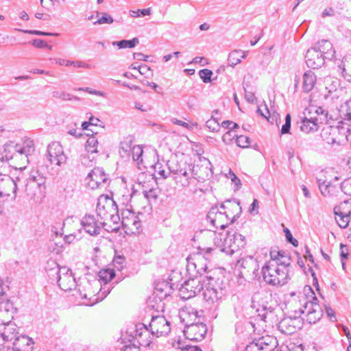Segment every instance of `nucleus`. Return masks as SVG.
Returning a JSON list of instances; mask_svg holds the SVG:
<instances>
[{
	"mask_svg": "<svg viewBox=\"0 0 351 351\" xmlns=\"http://www.w3.org/2000/svg\"><path fill=\"white\" fill-rule=\"evenodd\" d=\"M169 173L178 187H189L197 180L198 176L193 163L184 161L169 162L167 163Z\"/></svg>",
	"mask_w": 351,
	"mask_h": 351,
	"instance_id": "obj_1",
	"label": "nucleus"
},
{
	"mask_svg": "<svg viewBox=\"0 0 351 351\" xmlns=\"http://www.w3.org/2000/svg\"><path fill=\"white\" fill-rule=\"evenodd\" d=\"M276 264L273 261H267L261 268L263 281L271 286L281 287L287 284L289 279L288 260Z\"/></svg>",
	"mask_w": 351,
	"mask_h": 351,
	"instance_id": "obj_2",
	"label": "nucleus"
},
{
	"mask_svg": "<svg viewBox=\"0 0 351 351\" xmlns=\"http://www.w3.org/2000/svg\"><path fill=\"white\" fill-rule=\"evenodd\" d=\"M46 178L38 171H32L27 179L25 194L27 199L40 203L45 197Z\"/></svg>",
	"mask_w": 351,
	"mask_h": 351,
	"instance_id": "obj_3",
	"label": "nucleus"
},
{
	"mask_svg": "<svg viewBox=\"0 0 351 351\" xmlns=\"http://www.w3.org/2000/svg\"><path fill=\"white\" fill-rule=\"evenodd\" d=\"M226 203L231 204L232 208L235 209L238 213L233 215L231 221L229 222L230 217L226 212L219 211L217 207H212L207 215V220L209 221L215 228H219L221 230L225 229L228 224L234 223L241 213V207L239 202L234 199L233 201L227 200Z\"/></svg>",
	"mask_w": 351,
	"mask_h": 351,
	"instance_id": "obj_4",
	"label": "nucleus"
},
{
	"mask_svg": "<svg viewBox=\"0 0 351 351\" xmlns=\"http://www.w3.org/2000/svg\"><path fill=\"white\" fill-rule=\"evenodd\" d=\"M201 251L199 254L196 256L194 261H188L186 266L189 271L195 270L196 273L200 276L205 273L207 269V263L206 261L210 259V254L212 252H215L216 254L218 252H225L227 254H232L234 252V250L230 247L226 248L221 247H216L215 248L207 247L201 249ZM199 277L201 278V276Z\"/></svg>",
	"mask_w": 351,
	"mask_h": 351,
	"instance_id": "obj_5",
	"label": "nucleus"
},
{
	"mask_svg": "<svg viewBox=\"0 0 351 351\" xmlns=\"http://www.w3.org/2000/svg\"><path fill=\"white\" fill-rule=\"evenodd\" d=\"M337 125L330 127L328 132L324 134H328L329 136L326 138L327 143L330 145H341L343 142L348 141V137L351 134V125L346 120L339 119L338 115L336 118Z\"/></svg>",
	"mask_w": 351,
	"mask_h": 351,
	"instance_id": "obj_6",
	"label": "nucleus"
},
{
	"mask_svg": "<svg viewBox=\"0 0 351 351\" xmlns=\"http://www.w3.org/2000/svg\"><path fill=\"white\" fill-rule=\"evenodd\" d=\"M290 315L283 318L278 323V330L283 334L291 335L295 333L298 329L300 328L301 321L300 317L304 313V310L301 308H296L291 303L289 305Z\"/></svg>",
	"mask_w": 351,
	"mask_h": 351,
	"instance_id": "obj_7",
	"label": "nucleus"
},
{
	"mask_svg": "<svg viewBox=\"0 0 351 351\" xmlns=\"http://www.w3.org/2000/svg\"><path fill=\"white\" fill-rule=\"evenodd\" d=\"M208 282L203 289V296L205 301L213 304L217 302L225 295L224 288L221 286L222 281L219 279L214 280L213 278L208 279Z\"/></svg>",
	"mask_w": 351,
	"mask_h": 351,
	"instance_id": "obj_8",
	"label": "nucleus"
},
{
	"mask_svg": "<svg viewBox=\"0 0 351 351\" xmlns=\"http://www.w3.org/2000/svg\"><path fill=\"white\" fill-rule=\"evenodd\" d=\"M235 268L239 271V276L243 278L253 280L258 275V262L252 256L238 260Z\"/></svg>",
	"mask_w": 351,
	"mask_h": 351,
	"instance_id": "obj_9",
	"label": "nucleus"
},
{
	"mask_svg": "<svg viewBox=\"0 0 351 351\" xmlns=\"http://www.w3.org/2000/svg\"><path fill=\"white\" fill-rule=\"evenodd\" d=\"M204 289L203 280L195 276L184 282L179 289V295L184 300L195 297Z\"/></svg>",
	"mask_w": 351,
	"mask_h": 351,
	"instance_id": "obj_10",
	"label": "nucleus"
},
{
	"mask_svg": "<svg viewBox=\"0 0 351 351\" xmlns=\"http://www.w3.org/2000/svg\"><path fill=\"white\" fill-rule=\"evenodd\" d=\"M96 212L101 219L108 220L109 215L118 213V206L112 198L102 195L98 198Z\"/></svg>",
	"mask_w": 351,
	"mask_h": 351,
	"instance_id": "obj_11",
	"label": "nucleus"
},
{
	"mask_svg": "<svg viewBox=\"0 0 351 351\" xmlns=\"http://www.w3.org/2000/svg\"><path fill=\"white\" fill-rule=\"evenodd\" d=\"M335 220L341 228H346L351 221V197L335 206Z\"/></svg>",
	"mask_w": 351,
	"mask_h": 351,
	"instance_id": "obj_12",
	"label": "nucleus"
},
{
	"mask_svg": "<svg viewBox=\"0 0 351 351\" xmlns=\"http://www.w3.org/2000/svg\"><path fill=\"white\" fill-rule=\"evenodd\" d=\"M47 158L51 165L61 166L66 162L67 157L60 142L53 141L47 146Z\"/></svg>",
	"mask_w": 351,
	"mask_h": 351,
	"instance_id": "obj_13",
	"label": "nucleus"
},
{
	"mask_svg": "<svg viewBox=\"0 0 351 351\" xmlns=\"http://www.w3.org/2000/svg\"><path fill=\"white\" fill-rule=\"evenodd\" d=\"M277 344L276 337L267 335L252 342L246 347V351H272L276 348Z\"/></svg>",
	"mask_w": 351,
	"mask_h": 351,
	"instance_id": "obj_14",
	"label": "nucleus"
},
{
	"mask_svg": "<svg viewBox=\"0 0 351 351\" xmlns=\"http://www.w3.org/2000/svg\"><path fill=\"white\" fill-rule=\"evenodd\" d=\"M86 180L90 189H95L106 187L108 177L102 168L95 167L88 174Z\"/></svg>",
	"mask_w": 351,
	"mask_h": 351,
	"instance_id": "obj_15",
	"label": "nucleus"
},
{
	"mask_svg": "<svg viewBox=\"0 0 351 351\" xmlns=\"http://www.w3.org/2000/svg\"><path fill=\"white\" fill-rule=\"evenodd\" d=\"M186 338L192 341H201L207 332V326L202 322L186 324L184 330Z\"/></svg>",
	"mask_w": 351,
	"mask_h": 351,
	"instance_id": "obj_16",
	"label": "nucleus"
},
{
	"mask_svg": "<svg viewBox=\"0 0 351 351\" xmlns=\"http://www.w3.org/2000/svg\"><path fill=\"white\" fill-rule=\"evenodd\" d=\"M149 326L152 334L156 337L168 335L171 330L170 322L163 315L152 316Z\"/></svg>",
	"mask_w": 351,
	"mask_h": 351,
	"instance_id": "obj_17",
	"label": "nucleus"
},
{
	"mask_svg": "<svg viewBox=\"0 0 351 351\" xmlns=\"http://www.w3.org/2000/svg\"><path fill=\"white\" fill-rule=\"evenodd\" d=\"M121 223L125 232L136 233L141 228V221L134 212L125 210L122 212Z\"/></svg>",
	"mask_w": 351,
	"mask_h": 351,
	"instance_id": "obj_18",
	"label": "nucleus"
},
{
	"mask_svg": "<svg viewBox=\"0 0 351 351\" xmlns=\"http://www.w3.org/2000/svg\"><path fill=\"white\" fill-rule=\"evenodd\" d=\"M56 280L60 288L65 291H71L77 286L72 271L66 267H62V270Z\"/></svg>",
	"mask_w": 351,
	"mask_h": 351,
	"instance_id": "obj_19",
	"label": "nucleus"
},
{
	"mask_svg": "<svg viewBox=\"0 0 351 351\" xmlns=\"http://www.w3.org/2000/svg\"><path fill=\"white\" fill-rule=\"evenodd\" d=\"M115 276V272L112 269H102L99 272L100 282L95 281L96 287L101 286L100 294L102 295L101 300H103L110 293V289L107 286L108 282L112 280Z\"/></svg>",
	"mask_w": 351,
	"mask_h": 351,
	"instance_id": "obj_20",
	"label": "nucleus"
},
{
	"mask_svg": "<svg viewBox=\"0 0 351 351\" xmlns=\"http://www.w3.org/2000/svg\"><path fill=\"white\" fill-rule=\"evenodd\" d=\"M100 221L93 215H86L81 219V225L86 233L96 236L100 234Z\"/></svg>",
	"mask_w": 351,
	"mask_h": 351,
	"instance_id": "obj_21",
	"label": "nucleus"
},
{
	"mask_svg": "<svg viewBox=\"0 0 351 351\" xmlns=\"http://www.w3.org/2000/svg\"><path fill=\"white\" fill-rule=\"evenodd\" d=\"M305 60L309 68L315 69L322 67L324 64L326 59L319 51L312 47L307 50Z\"/></svg>",
	"mask_w": 351,
	"mask_h": 351,
	"instance_id": "obj_22",
	"label": "nucleus"
},
{
	"mask_svg": "<svg viewBox=\"0 0 351 351\" xmlns=\"http://www.w3.org/2000/svg\"><path fill=\"white\" fill-rule=\"evenodd\" d=\"M34 341L27 335H20L12 342L13 351H32Z\"/></svg>",
	"mask_w": 351,
	"mask_h": 351,
	"instance_id": "obj_23",
	"label": "nucleus"
},
{
	"mask_svg": "<svg viewBox=\"0 0 351 351\" xmlns=\"http://www.w3.org/2000/svg\"><path fill=\"white\" fill-rule=\"evenodd\" d=\"M313 48L319 51L326 60H332L335 58V49H333L332 44L328 40L318 41Z\"/></svg>",
	"mask_w": 351,
	"mask_h": 351,
	"instance_id": "obj_24",
	"label": "nucleus"
},
{
	"mask_svg": "<svg viewBox=\"0 0 351 351\" xmlns=\"http://www.w3.org/2000/svg\"><path fill=\"white\" fill-rule=\"evenodd\" d=\"M317 182L321 193L324 197H330L337 196L339 193H341L339 189L337 186L333 185L330 182L322 180L321 179H317Z\"/></svg>",
	"mask_w": 351,
	"mask_h": 351,
	"instance_id": "obj_25",
	"label": "nucleus"
},
{
	"mask_svg": "<svg viewBox=\"0 0 351 351\" xmlns=\"http://www.w3.org/2000/svg\"><path fill=\"white\" fill-rule=\"evenodd\" d=\"M269 254L271 258L269 261H273L276 264H282L281 263L285 261L286 259H287L288 266H291L290 256L285 252L280 250L278 247H271Z\"/></svg>",
	"mask_w": 351,
	"mask_h": 351,
	"instance_id": "obj_26",
	"label": "nucleus"
},
{
	"mask_svg": "<svg viewBox=\"0 0 351 351\" xmlns=\"http://www.w3.org/2000/svg\"><path fill=\"white\" fill-rule=\"evenodd\" d=\"M319 121H322V117L304 118L301 122L300 130L305 133L316 131L318 128Z\"/></svg>",
	"mask_w": 351,
	"mask_h": 351,
	"instance_id": "obj_27",
	"label": "nucleus"
},
{
	"mask_svg": "<svg viewBox=\"0 0 351 351\" xmlns=\"http://www.w3.org/2000/svg\"><path fill=\"white\" fill-rule=\"evenodd\" d=\"M14 149L17 154L27 158V156L34 151V143L31 139H26L22 145L16 144Z\"/></svg>",
	"mask_w": 351,
	"mask_h": 351,
	"instance_id": "obj_28",
	"label": "nucleus"
},
{
	"mask_svg": "<svg viewBox=\"0 0 351 351\" xmlns=\"http://www.w3.org/2000/svg\"><path fill=\"white\" fill-rule=\"evenodd\" d=\"M143 329L141 328L136 330L135 337L141 346H148L152 343L149 330L146 326L143 325Z\"/></svg>",
	"mask_w": 351,
	"mask_h": 351,
	"instance_id": "obj_29",
	"label": "nucleus"
},
{
	"mask_svg": "<svg viewBox=\"0 0 351 351\" xmlns=\"http://www.w3.org/2000/svg\"><path fill=\"white\" fill-rule=\"evenodd\" d=\"M316 75L311 71H306L303 75V90L306 93L311 91L316 82Z\"/></svg>",
	"mask_w": 351,
	"mask_h": 351,
	"instance_id": "obj_30",
	"label": "nucleus"
},
{
	"mask_svg": "<svg viewBox=\"0 0 351 351\" xmlns=\"http://www.w3.org/2000/svg\"><path fill=\"white\" fill-rule=\"evenodd\" d=\"M133 141L131 137H127L121 142L119 145V154L123 158H129L132 149Z\"/></svg>",
	"mask_w": 351,
	"mask_h": 351,
	"instance_id": "obj_31",
	"label": "nucleus"
},
{
	"mask_svg": "<svg viewBox=\"0 0 351 351\" xmlns=\"http://www.w3.org/2000/svg\"><path fill=\"white\" fill-rule=\"evenodd\" d=\"M339 119H343L351 125V100L341 104L338 108Z\"/></svg>",
	"mask_w": 351,
	"mask_h": 351,
	"instance_id": "obj_32",
	"label": "nucleus"
},
{
	"mask_svg": "<svg viewBox=\"0 0 351 351\" xmlns=\"http://www.w3.org/2000/svg\"><path fill=\"white\" fill-rule=\"evenodd\" d=\"M45 270L51 279L56 280L62 270V267H60L54 260H49L47 263Z\"/></svg>",
	"mask_w": 351,
	"mask_h": 351,
	"instance_id": "obj_33",
	"label": "nucleus"
},
{
	"mask_svg": "<svg viewBox=\"0 0 351 351\" xmlns=\"http://www.w3.org/2000/svg\"><path fill=\"white\" fill-rule=\"evenodd\" d=\"M246 57L245 52L242 50H234L229 53L228 64L230 66H234L241 62L242 58Z\"/></svg>",
	"mask_w": 351,
	"mask_h": 351,
	"instance_id": "obj_34",
	"label": "nucleus"
},
{
	"mask_svg": "<svg viewBox=\"0 0 351 351\" xmlns=\"http://www.w3.org/2000/svg\"><path fill=\"white\" fill-rule=\"evenodd\" d=\"M339 70L341 72L342 76L348 82L351 81V58L345 59L338 66Z\"/></svg>",
	"mask_w": 351,
	"mask_h": 351,
	"instance_id": "obj_35",
	"label": "nucleus"
},
{
	"mask_svg": "<svg viewBox=\"0 0 351 351\" xmlns=\"http://www.w3.org/2000/svg\"><path fill=\"white\" fill-rule=\"evenodd\" d=\"M143 147L141 145H134L130 152V156L134 162L138 166V169H141V165L143 162Z\"/></svg>",
	"mask_w": 351,
	"mask_h": 351,
	"instance_id": "obj_36",
	"label": "nucleus"
},
{
	"mask_svg": "<svg viewBox=\"0 0 351 351\" xmlns=\"http://www.w3.org/2000/svg\"><path fill=\"white\" fill-rule=\"evenodd\" d=\"M317 299L316 297H313V301H306V299H304L303 304H300L298 308H301L304 310V313H306V315L309 314L311 312H315V306H319V305L317 303Z\"/></svg>",
	"mask_w": 351,
	"mask_h": 351,
	"instance_id": "obj_37",
	"label": "nucleus"
},
{
	"mask_svg": "<svg viewBox=\"0 0 351 351\" xmlns=\"http://www.w3.org/2000/svg\"><path fill=\"white\" fill-rule=\"evenodd\" d=\"M139 43L138 38L135 37L132 40H121L120 41L112 42L113 46H117L119 49L134 48Z\"/></svg>",
	"mask_w": 351,
	"mask_h": 351,
	"instance_id": "obj_38",
	"label": "nucleus"
},
{
	"mask_svg": "<svg viewBox=\"0 0 351 351\" xmlns=\"http://www.w3.org/2000/svg\"><path fill=\"white\" fill-rule=\"evenodd\" d=\"M78 287V291L82 298H88L89 296L94 295V291H90L92 285L89 281L86 280Z\"/></svg>",
	"mask_w": 351,
	"mask_h": 351,
	"instance_id": "obj_39",
	"label": "nucleus"
},
{
	"mask_svg": "<svg viewBox=\"0 0 351 351\" xmlns=\"http://www.w3.org/2000/svg\"><path fill=\"white\" fill-rule=\"evenodd\" d=\"M2 332H3V335L6 336L7 335V337H9L12 342L20 335L17 331L16 326L13 324L6 325Z\"/></svg>",
	"mask_w": 351,
	"mask_h": 351,
	"instance_id": "obj_40",
	"label": "nucleus"
},
{
	"mask_svg": "<svg viewBox=\"0 0 351 351\" xmlns=\"http://www.w3.org/2000/svg\"><path fill=\"white\" fill-rule=\"evenodd\" d=\"M97 139L94 136L92 135L86 141V150L88 153H90V154L97 153Z\"/></svg>",
	"mask_w": 351,
	"mask_h": 351,
	"instance_id": "obj_41",
	"label": "nucleus"
},
{
	"mask_svg": "<svg viewBox=\"0 0 351 351\" xmlns=\"http://www.w3.org/2000/svg\"><path fill=\"white\" fill-rule=\"evenodd\" d=\"M315 312H311L306 315V320L309 324H315L317 321L319 320L322 316V311L320 306H315Z\"/></svg>",
	"mask_w": 351,
	"mask_h": 351,
	"instance_id": "obj_42",
	"label": "nucleus"
},
{
	"mask_svg": "<svg viewBox=\"0 0 351 351\" xmlns=\"http://www.w3.org/2000/svg\"><path fill=\"white\" fill-rule=\"evenodd\" d=\"M52 96L57 99H61L64 101H71L72 99L79 100L77 97L71 95L69 93H65L61 90H53L52 92Z\"/></svg>",
	"mask_w": 351,
	"mask_h": 351,
	"instance_id": "obj_43",
	"label": "nucleus"
},
{
	"mask_svg": "<svg viewBox=\"0 0 351 351\" xmlns=\"http://www.w3.org/2000/svg\"><path fill=\"white\" fill-rule=\"evenodd\" d=\"M243 89L245 91V98L247 102L250 104H254L256 100V98L254 95V93L252 88L250 87L248 83H243Z\"/></svg>",
	"mask_w": 351,
	"mask_h": 351,
	"instance_id": "obj_44",
	"label": "nucleus"
},
{
	"mask_svg": "<svg viewBox=\"0 0 351 351\" xmlns=\"http://www.w3.org/2000/svg\"><path fill=\"white\" fill-rule=\"evenodd\" d=\"M143 200L146 202H149L151 199H156L158 198V191L157 189L152 188L149 190H143Z\"/></svg>",
	"mask_w": 351,
	"mask_h": 351,
	"instance_id": "obj_45",
	"label": "nucleus"
},
{
	"mask_svg": "<svg viewBox=\"0 0 351 351\" xmlns=\"http://www.w3.org/2000/svg\"><path fill=\"white\" fill-rule=\"evenodd\" d=\"M340 191L351 196V177L345 179L341 184Z\"/></svg>",
	"mask_w": 351,
	"mask_h": 351,
	"instance_id": "obj_46",
	"label": "nucleus"
},
{
	"mask_svg": "<svg viewBox=\"0 0 351 351\" xmlns=\"http://www.w3.org/2000/svg\"><path fill=\"white\" fill-rule=\"evenodd\" d=\"M206 126L213 132H218L221 128L218 121L214 119V114H212L211 119L206 122Z\"/></svg>",
	"mask_w": 351,
	"mask_h": 351,
	"instance_id": "obj_47",
	"label": "nucleus"
},
{
	"mask_svg": "<svg viewBox=\"0 0 351 351\" xmlns=\"http://www.w3.org/2000/svg\"><path fill=\"white\" fill-rule=\"evenodd\" d=\"M236 143L241 148H246L250 146V138L244 135L237 136L236 138Z\"/></svg>",
	"mask_w": 351,
	"mask_h": 351,
	"instance_id": "obj_48",
	"label": "nucleus"
},
{
	"mask_svg": "<svg viewBox=\"0 0 351 351\" xmlns=\"http://www.w3.org/2000/svg\"><path fill=\"white\" fill-rule=\"evenodd\" d=\"M213 74V71L208 69H204L199 71V75L204 83L211 82V76Z\"/></svg>",
	"mask_w": 351,
	"mask_h": 351,
	"instance_id": "obj_49",
	"label": "nucleus"
},
{
	"mask_svg": "<svg viewBox=\"0 0 351 351\" xmlns=\"http://www.w3.org/2000/svg\"><path fill=\"white\" fill-rule=\"evenodd\" d=\"M114 21L112 17L106 12L102 13V16L99 18L97 21L94 22V25L111 24Z\"/></svg>",
	"mask_w": 351,
	"mask_h": 351,
	"instance_id": "obj_50",
	"label": "nucleus"
},
{
	"mask_svg": "<svg viewBox=\"0 0 351 351\" xmlns=\"http://www.w3.org/2000/svg\"><path fill=\"white\" fill-rule=\"evenodd\" d=\"M237 134H235L234 131L228 130L222 136L223 142L226 145H230L232 143L233 139L236 137Z\"/></svg>",
	"mask_w": 351,
	"mask_h": 351,
	"instance_id": "obj_51",
	"label": "nucleus"
},
{
	"mask_svg": "<svg viewBox=\"0 0 351 351\" xmlns=\"http://www.w3.org/2000/svg\"><path fill=\"white\" fill-rule=\"evenodd\" d=\"M152 14V10L150 8L137 10H131L130 16L132 17H139L141 16H147Z\"/></svg>",
	"mask_w": 351,
	"mask_h": 351,
	"instance_id": "obj_52",
	"label": "nucleus"
},
{
	"mask_svg": "<svg viewBox=\"0 0 351 351\" xmlns=\"http://www.w3.org/2000/svg\"><path fill=\"white\" fill-rule=\"evenodd\" d=\"M245 238L241 234L236 233L234 234L233 243L239 248L243 247L245 245Z\"/></svg>",
	"mask_w": 351,
	"mask_h": 351,
	"instance_id": "obj_53",
	"label": "nucleus"
},
{
	"mask_svg": "<svg viewBox=\"0 0 351 351\" xmlns=\"http://www.w3.org/2000/svg\"><path fill=\"white\" fill-rule=\"evenodd\" d=\"M106 219H101L100 221V228L102 227L106 231L108 232H117L119 230V226H112L109 222L106 221Z\"/></svg>",
	"mask_w": 351,
	"mask_h": 351,
	"instance_id": "obj_54",
	"label": "nucleus"
},
{
	"mask_svg": "<svg viewBox=\"0 0 351 351\" xmlns=\"http://www.w3.org/2000/svg\"><path fill=\"white\" fill-rule=\"evenodd\" d=\"M17 30L24 32L25 34L38 35V36H58V34H57V33H49V32H41V31H38V30H24V29H17Z\"/></svg>",
	"mask_w": 351,
	"mask_h": 351,
	"instance_id": "obj_55",
	"label": "nucleus"
},
{
	"mask_svg": "<svg viewBox=\"0 0 351 351\" xmlns=\"http://www.w3.org/2000/svg\"><path fill=\"white\" fill-rule=\"evenodd\" d=\"M291 128V115L287 114L285 117V123L281 128V133L282 134L289 133Z\"/></svg>",
	"mask_w": 351,
	"mask_h": 351,
	"instance_id": "obj_56",
	"label": "nucleus"
},
{
	"mask_svg": "<svg viewBox=\"0 0 351 351\" xmlns=\"http://www.w3.org/2000/svg\"><path fill=\"white\" fill-rule=\"evenodd\" d=\"M12 341L9 337L4 336L3 332H0V350L4 347H10V343Z\"/></svg>",
	"mask_w": 351,
	"mask_h": 351,
	"instance_id": "obj_57",
	"label": "nucleus"
},
{
	"mask_svg": "<svg viewBox=\"0 0 351 351\" xmlns=\"http://www.w3.org/2000/svg\"><path fill=\"white\" fill-rule=\"evenodd\" d=\"M32 45L36 48L42 49L45 47H48L49 49H51V46L49 45L45 40L41 39H34L32 40Z\"/></svg>",
	"mask_w": 351,
	"mask_h": 351,
	"instance_id": "obj_58",
	"label": "nucleus"
},
{
	"mask_svg": "<svg viewBox=\"0 0 351 351\" xmlns=\"http://www.w3.org/2000/svg\"><path fill=\"white\" fill-rule=\"evenodd\" d=\"M284 232L285 233V237L287 240V241L290 243H291L293 246L296 247L298 245V241L297 239L293 237L290 230L288 228H285L284 230Z\"/></svg>",
	"mask_w": 351,
	"mask_h": 351,
	"instance_id": "obj_59",
	"label": "nucleus"
},
{
	"mask_svg": "<svg viewBox=\"0 0 351 351\" xmlns=\"http://www.w3.org/2000/svg\"><path fill=\"white\" fill-rule=\"evenodd\" d=\"M90 154L86 153L85 154H82L81 156V162L82 165L85 166H91L90 163L93 162V160L94 159V157L93 156L92 158H90Z\"/></svg>",
	"mask_w": 351,
	"mask_h": 351,
	"instance_id": "obj_60",
	"label": "nucleus"
},
{
	"mask_svg": "<svg viewBox=\"0 0 351 351\" xmlns=\"http://www.w3.org/2000/svg\"><path fill=\"white\" fill-rule=\"evenodd\" d=\"M11 308H12V304L10 300H4L3 297H1V299L0 300V311L4 309L5 311H9Z\"/></svg>",
	"mask_w": 351,
	"mask_h": 351,
	"instance_id": "obj_61",
	"label": "nucleus"
},
{
	"mask_svg": "<svg viewBox=\"0 0 351 351\" xmlns=\"http://www.w3.org/2000/svg\"><path fill=\"white\" fill-rule=\"evenodd\" d=\"M155 169L156 171L158 172V175H160L163 178H166L169 175H170L169 171L167 172L165 170L162 169L160 164L156 165Z\"/></svg>",
	"mask_w": 351,
	"mask_h": 351,
	"instance_id": "obj_62",
	"label": "nucleus"
},
{
	"mask_svg": "<svg viewBox=\"0 0 351 351\" xmlns=\"http://www.w3.org/2000/svg\"><path fill=\"white\" fill-rule=\"evenodd\" d=\"M109 220V222H112L113 223V226H119V221L120 220V217L118 215V213H114V215H109L108 217V219L107 221Z\"/></svg>",
	"mask_w": 351,
	"mask_h": 351,
	"instance_id": "obj_63",
	"label": "nucleus"
},
{
	"mask_svg": "<svg viewBox=\"0 0 351 351\" xmlns=\"http://www.w3.org/2000/svg\"><path fill=\"white\" fill-rule=\"evenodd\" d=\"M121 351H141L140 348L134 344H128L125 346Z\"/></svg>",
	"mask_w": 351,
	"mask_h": 351,
	"instance_id": "obj_64",
	"label": "nucleus"
}]
</instances>
